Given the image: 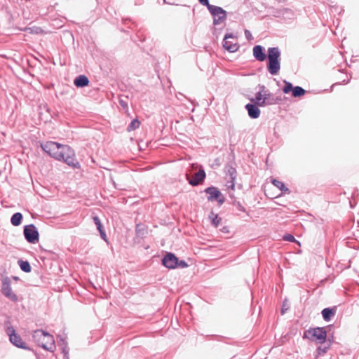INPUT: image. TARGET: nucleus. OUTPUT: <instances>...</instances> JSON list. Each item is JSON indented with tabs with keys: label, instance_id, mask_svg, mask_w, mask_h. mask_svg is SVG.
Returning <instances> with one entry per match:
<instances>
[{
	"label": "nucleus",
	"instance_id": "nucleus-1",
	"mask_svg": "<svg viewBox=\"0 0 359 359\" xmlns=\"http://www.w3.org/2000/svg\"><path fill=\"white\" fill-rule=\"evenodd\" d=\"M41 147L46 153L55 160L63 161L73 168L79 167L74 151L69 145L48 141L42 144Z\"/></svg>",
	"mask_w": 359,
	"mask_h": 359
},
{
	"label": "nucleus",
	"instance_id": "nucleus-2",
	"mask_svg": "<svg viewBox=\"0 0 359 359\" xmlns=\"http://www.w3.org/2000/svg\"><path fill=\"white\" fill-rule=\"evenodd\" d=\"M34 340L45 350L53 351L55 348L53 337L42 330H36L33 334Z\"/></svg>",
	"mask_w": 359,
	"mask_h": 359
},
{
	"label": "nucleus",
	"instance_id": "nucleus-3",
	"mask_svg": "<svg viewBox=\"0 0 359 359\" xmlns=\"http://www.w3.org/2000/svg\"><path fill=\"white\" fill-rule=\"evenodd\" d=\"M280 53L278 48H269L268 49L269 63L267 65V69L269 73L272 75L277 74L280 70Z\"/></svg>",
	"mask_w": 359,
	"mask_h": 359
},
{
	"label": "nucleus",
	"instance_id": "nucleus-4",
	"mask_svg": "<svg viewBox=\"0 0 359 359\" xmlns=\"http://www.w3.org/2000/svg\"><path fill=\"white\" fill-rule=\"evenodd\" d=\"M304 337L317 344H323L327 339V332L323 327L310 328L304 332Z\"/></svg>",
	"mask_w": 359,
	"mask_h": 359
},
{
	"label": "nucleus",
	"instance_id": "nucleus-5",
	"mask_svg": "<svg viewBox=\"0 0 359 359\" xmlns=\"http://www.w3.org/2000/svg\"><path fill=\"white\" fill-rule=\"evenodd\" d=\"M6 334L9 336L10 341L13 344L19 348H27L25 342L22 341L21 337L18 334H16L14 327L11 325L10 323H6Z\"/></svg>",
	"mask_w": 359,
	"mask_h": 359
},
{
	"label": "nucleus",
	"instance_id": "nucleus-6",
	"mask_svg": "<svg viewBox=\"0 0 359 359\" xmlns=\"http://www.w3.org/2000/svg\"><path fill=\"white\" fill-rule=\"evenodd\" d=\"M223 47L230 53L236 52L239 48L236 36L233 34H226L223 40Z\"/></svg>",
	"mask_w": 359,
	"mask_h": 359
},
{
	"label": "nucleus",
	"instance_id": "nucleus-7",
	"mask_svg": "<svg viewBox=\"0 0 359 359\" xmlns=\"http://www.w3.org/2000/svg\"><path fill=\"white\" fill-rule=\"evenodd\" d=\"M209 11L214 18V24L219 25L224 22L226 18V11L216 6H209Z\"/></svg>",
	"mask_w": 359,
	"mask_h": 359
},
{
	"label": "nucleus",
	"instance_id": "nucleus-8",
	"mask_svg": "<svg viewBox=\"0 0 359 359\" xmlns=\"http://www.w3.org/2000/svg\"><path fill=\"white\" fill-rule=\"evenodd\" d=\"M24 235L26 240L30 243H36L39 241V232L33 224L27 225L24 227Z\"/></svg>",
	"mask_w": 359,
	"mask_h": 359
},
{
	"label": "nucleus",
	"instance_id": "nucleus-9",
	"mask_svg": "<svg viewBox=\"0 0 359 359\" xmlns=\"http://www.w3.org/2000/svg\"><path fill=\"white\" fill-rule=\"evenodd\" d=\"M205 192L209 195L208 200H215L220 204L224 203V197L218 189L215 187H209L206 189Z\"/></svg>",
	"mask_w": 359,
	"mask_h": 359
},
{
	"label": "nucleus",
	"instance_id": "nucleus-10",
	"mask_svg": "<svg viewBox=\"0 0 359 359\" xmlns=\"http://www.w3.org/2000/svg\"><path fill=\"white\" fill-rule=\"evenodd\" d=\"M1 290L3 294L10 300L14 302L18 301V297L12 290L11 285L8 281L3 282Z\"/></svg>",
	"mask_w": 359,
	"mask_h": 359
},
{
	"label": "nucleus",
	"instance_id": "nucleus-11",
	"mask_svg": "<svg viewBox=\"0 0 359 359\" xmlns=\"http://www.w3.org/2000/svg\"><path fill=\"white\" fill-rule=\"evenodd\" d=\"M163 265L168 269H175L177 266V258L172 253L167 254L163 259Z\"/></svg>",
	"mask_w": 359,
	"mask_h": 359
},
{
	"label": "nucleus",
	"instance_id": "nucleus-12",
	"mask_svg": "<svg viewBox=\"0 0 359 359\" xmlns=\"http://www.w3.org/2000/svg\"><path fill=\"white\" fill-rule=\"evenodd\" d=\"M254 57L259 61L263 62L266 60V56L265 53L263 52V48L257 45L253 48L252 50Z\"/></svg>",
	"mask_w": 359,
	"mask_h": 359
},
{
	"label": "nucleus",
	"instance_id": "nucleus-13",
	"mask_svg": "<svg viewBox=\"0 0 359 359\" xmlns=\"http://www.w3.org/2000/svg\"><path fill=\"white\" fill-rule=\"evenodd\" d=\"M248 110V115L252 118H257L259 116L260 110L257 105L252 104H248L245 106Z\"/></svg>",
	"mask_w": 359,
	"mask_h": 359
},
{
	"label": "nucleus",
	"instance_id": "nucleus-14",
	"mask_svg": "<svg viewBox=\"0 0 359 359\" xmlns=\"http://www.w3.org/2000/svg\"><path fill=\"white\" fill-rule=\"evenodd\" d=\"M271 186H273V188L276 187L277 189H278V190L280 191V194H282V196L283 194L290 193L289 189L285 187L284 183L278 180L273 179L272 184H271Z\"/></svg>",
	"mask_w": 359,
	"mask_h": 359
},
{
	"label": "nucleus",
	"instance_id": "nucleus-15",
	"mask_svg": "<svg viewBox=\"0 0 359 359\" xmlns=\"http://www.w3.org/2000/svg\"><path fill=\"white\" fill-rule=\"evenodd\" d=\"M205 173L203 170L198 171L193 179L189 181V183L192 185H197L201 183L205 178Z\"/></svg>",
	"mask_w": 359,
	"mask_h": 359
},
{
	"label": "nucleus",
	"instance_id": "nucleus-16",
	"mask_svg": "<svg viewBox=\"0 0 359 359\" xmlns=\"http://www.w3.org/2000/svg\"><path fill=\"white\" fill-rule=\"evenodd\" d=\"M265 195L270 198H276L282 196L280 192H276L273 186L266 185L264 189Z\"/></svg>",
	"mask_w": 359,
	"mask_h": 359
},
{
	"label": "nucleus",
	"instance_id": "nucleus-17",
	"mask_svg": "<svg viewBox=\"0 0 359 359\" xmlns=\"http://www.w3.org/2000/svg\"><path fill=\"white\" fill-rule=\"evenodd\" d=\"M74 83L76 87H85L87 86L89 83V80L87 76L85 75H80L77 76L74 81Z\"/></svg>",
	"mask_w": 359,
	"mask_h": 359
},
{
	"label": "nucleus",
	"instance_id": "nucleus-18",
	"mask_svg": "<svg viewBox=\"0 0 359 359\" xmlns=\"http://www.w3.org/2000/svg\"><path fill=\"white\" fill-rule=\"evenodd\" d=\"M335 312H336L335 309H330V308L324 309L322 311V315H323V319L325 321H329L330 320L331 317L334 316Z\"/></svg>",
	"mask_w": 359,
	"mask_h": 359
},
{
	"label": "nucleus",
	"instance_id": "nucleus-19",
	"mask_svg": "<svg viewBox=\"0 0 359 359\" xmlns=\"http://www.w3.org/2000/svg\"><path fill=\"white\" fill-rule=\"evenodd\" d=\"M250 100L259 106H264L265 103V97H263V95L261 92L257 93L255 95V97L251 99Z\"/></svg>",
	"mask_w": 359,
	"mask_h": 359
},
{
	"label": "nucleus",
	"instance_id": "nucleus-20",
	"mask_svg": "<svg viewBox=\"0 0 359 359\" xmlns=\"http://www.w3.org/2000/svg\"><path fill=\"white\" fill-rule=\"evenodd\" d=\"M22 219V215L20 212L15 213L11 219V224L14 226H18L20 224Z\"/></svg>",
	"mask_w": 359,
	"mask_h": 359
},
{
	"label": "nucleus",
	"instance_id": "nucleus-21",
	"mask_svg": "<svg viewBox=\"0 0 359 359\" xmlns=\"http://www.w3.org/2000/svg\"><path fill=\"white\" fill-rule=\"evenodd\" d=\"M305 93H306V90L299 86L294 87L292 92V96L294 97H302V96L304 95Z\"/></svg>",
	"mask_w": 359,
	"mask_h": 359
},
{
	"label": "nucleus",
	"instance_id": "nucleus-22",
	"mask_svg": "<svg viewBox=\"0 0 359 359\" xmlns=\"http://www.w3.org/2000/svg\"><path fill=\"white\" fill-rule=\"evenodd\" d=\"M209 219L211 220L212 224L217 227L221 222L222 219L218 217V215L213 212H212L209 215Z\"/></svg>",
	"mask_w": 359,
	"mask_h": 359
},
{
	"label": "nucleus",
	"instance_id": "nucleus-23",
	"mask_svg": "<svg viewBox=\"0 0 359 359\" xmlns=\"http://www.w3.org/2000/svg\"><path fill=\"white\" fill-rule=\"evenodd\" d=\"M18 264L20 267V269L27 273H29L31 271V266L29 263L27 261H23V260H19Z\"/></svg>",
	"mask_w": 359,
	"mask_h": 359
},
{
	"label": "nucleus",
	"instance_id": "nucleus-24",
	"mask_svg": "<svg viewBox=\"0 0 359 359\" xmlns=\"http://www.w3.org/2000/svg\"><path fill=\"white\" fill-rule=\"evenodd\" d=\"M140 126V122L139 120L137 119H134L133 121H132V122L129 124V126H128V132H130V131H133L137 128H138Z\"/></svg>",
	"mask_w": 359,
	"mask_h": 359
},
{
	"label": "nucleus",
	"instance_id": "nucleus-25",
	"mask_svg": "<svg viewBox=\"0 0 359 359\" xmlns=\"http://www.w3.org/2000/svg\"><path fill=\"white\" fill-rule=\"evenodd\" d=\"M293 88L294 87L292 86V83L285 81V86L283 88L284 93L287 94L290 92H292Z\"/></svg>",
	"mask_w": 359,
	"mask_h": 359
},
{
	"label": "nucleus",
	"instance_id": "nucleus-26",
	"mask_svg": "<svg viewBox=\"0 0 359 359\" xmlns=\"http://www.w3.org/2000/svg\"><path fill=\"white\" fill-rule=\"evenodd\" d=\"M27 30H29V33L36 34H40L43 32V29L40 27L28 28Z\"/></svg>",
	"mask_w": 359,
	"mask_h": 359
},
{
	"label": "nucleus",
	"instance_id": "nucleus-27",
	"mask_svg": "<svg viewBox=\"0 0 359 359\" xmlns=\"http://www.w3.org/2000/svg\"><path fill=\"white\" fill-rule=\"evenodd\" d=\"M93 220H94L95 224L97 226L98 231H100L103 230L102 225L101 222H100V219L98 218V217H97V216L94 217Z\"/></svg>",
	"mask_w": 359,
	"mask_h": 359
},
{
	"label": "nucleus",
	"instance_id": "nucleus-28",
	"mask_svg": "<svg viewBox=\"0 0 359 359\" xmlns=\"http://www.w3.org/2000/svg\"><path fill=\"white\" fill-rule=\"evenodd\" d=\"M283 239L285 241H290V242H295V243H297L298 245H300V243L299 242H297L296 241V239L294 238V237L291 234H287V235L284 236Z\"/></svg>",
	"mask_w": 359,
	"mask_h": 359
},
{
	"label": "nucleus",
	"instance_id": "nucleus-29",
	"mask_svg": "<svg viewBox=\"0 0 359 359\" xmlns=\"http://www.w3.org/2000/svg\"><path fill=\"white\" fill-rule=\"evenodd\" d=\"M245 37H246L249 41H250V40H252V34H251V33H250V32L249 30H247V29H246V30L245 31Z\"/></svg>",
	"mask_w": 359,
	"mask_h": 359
},
{
	"label": "nucleus",
	"instance_id": "nucleus-30",
	"mask_svg": "<svg viewBox=\"0 0 359 359\" xmlns=\"http://www.w3.org/2000/svg\"><path fill=\"white\" fill-rule=\"evenodd\" d=\"M198 1L201 4L207 6L208 9H209V6H212V5L209 4L208 0H198Z\"/></svg>",
	"mask_w": 359,
	"mask_h": 359
},
{
	"label": "nucleus",
	"instance_id": "nucleus-31",
	"mask_svg": "<svg viewBox=\"0 0 359 359\" xmlns=\"http://www.w3.org/2000/svg\"><path fill=\"white\" fill-rule=\"evenodd\" d=\"M327 351V348H322L321 347H319L318 348V354H323L325 353Z\"/></svg>",
	"mask_w": 359,
	"mask_h": 359
},
{
	"label": "nucleus",
	"instance_id": "nucleus-32",
	"mask_svg": "<svg viewBox=\"0 0 359 359\" xmlns=\"http://www.w3.org/2000/svg\"><path fill=\"white\" fill-rule=\"evenodd\" d=\"M177 266L184 268V267H187V264L184 261H181L180 262H178Z\"/></svg>",
	"mask_w": 359,
	"mask_h": 359
},
{
	"label": "nucleus",
	"instance_id": "nucleus-33",
	"mask_svg": "<svg viewBox=\"0 0 359 359\" xmlns=\"http://www.w3.org/2000/svg\"><path fill=\"white\" fill-rule=\"evenodd\" d=\"M100 233L101 237L103 239L106 240L107 236H106V233H104V230L100 231Z\"/></svg>",
	"mask_w": 359,
	"mask_h": 359
}]
</instances>
